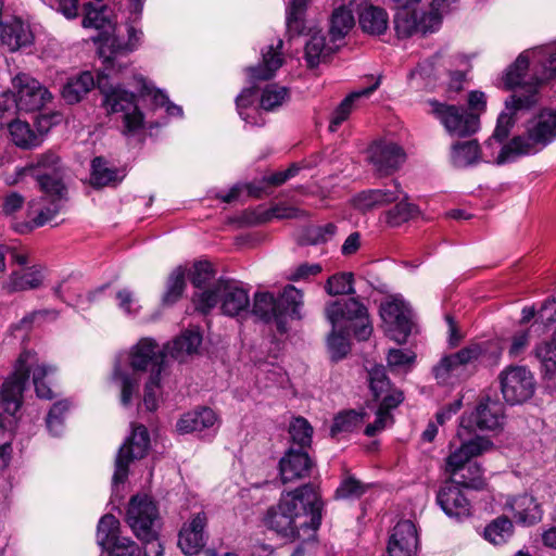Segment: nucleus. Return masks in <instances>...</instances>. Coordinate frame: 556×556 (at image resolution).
I'll return each mask as SVG.
<instances>
[{"label":"nucleus","instance_id":"nucleus-37","mask_svg":"<svg viewBox=\"0 0 556 556\" xmlns=\"http://www.w3.org/2000/svg\"><path fill=\"white\" fill-rule=\"evenodd\" d=\"M355 25L352 9L348 5L336 8L329 18V35L332 42H338L351 31Z\"/></svg>","mask_w":556,"mask_h":556},{"label":"nucleus","instance_id":"nucleus-20","mask_svg":"<svg viewBox=\"0 0 556 556\" xmlns=\"http://www.w3.org/2000/svg\"><path fill=\"white\" fill-rule=\"evenodd\" d=\"M380 316L390 338L402 344L410 333V311L403 299L392 296L380 305Z\"/></svg>","mask_w":556,"mask_h":556},{"label":"nucleus","instance_id":"nucleus-29","mask_svg":"<svg viewBox=\"0 0 556 556\" xmlns=\"http://www.w3.org/2000/svg\"><path fill=\"white\" fill-rule=\"evenodd\" d=\"M283 41L278 39L276 45H269L262 50V61L255 67H250L249 74L252 79L267 80L274 77L275 73L282 66L283 58L280 52Z\"/></svg>","mask_w":556,"mask_h":556},{"label":"nucleus","instance_id":"nucleus-13","mask_svg":"<svg viewBox=\"0 0 556 556\" xmlns=\"http://www.w3.org/2000/svg\"><path fill=\"white\" fill-rule=\"evenodd\" d=\"M289 90L277 84L267 85L261 92L260 106H255L256 91L254 88L243 89L237 97V110L241 118L250 125L262 126L265 121L260 109L271 112L282 106L289 100Z\"/></svg>","mask_w":556,"mask_h":556},{"label":"nucleus","instance_id":"nucleus-39","mask_svg":"<svg viewBox=\"0 0 556 556\" xmlns=\"http://www.w3.org/2000/svg\"><path fill=\"white\" fill-rule=\"evenodd\" d=\"M359 25L369 35H381L389 26V15L382 8L368 5L359 13Z\"/></svg>","mask_w":556,"mask_h":556},{"label":"nucleus","instance_id":"nucleus-63","mask_svg":"<svg viewBox=\"0 0 556 556\" xmlns=\"http://www.w3.org/2000/svg\"><path fill=\"white\" fill-rule=\"evenodd\" d=\"M337 231V226L332 223L326 224L324 226H316L309 229L308 238L312 243L317 244L321 242H326L331 239Z\"/></svg>","mask_w":556,"mask_h":556},{"label":"nucleus","instance_id":"nucleus-64","mask_svg":"<svg viewBox=\"0 0 556 556\" xmlns=\"http://www.w3.org/2000/svg\"><path fill=\"white\" fill-rule=\"evenodd\" d=\"M110 556H139V548L130 539H123L118 543L108 547Z\"/></svg>","mask_w":556,"mask_h":556},{"label":"nucleus","instance_id":"nucleus-14","mask_svg":"<svg viewBox=\"0 0 556 556\" xmlns=\"http://www.w3.org/2000/svg\"><path fill=\"white\" fill-rule=\"evenodd\" d=\"M482 352L480 344H470L457 352L443 355L432 367L437 383L453 387L469 378Z\"/></svg>","mask_w":556,"mask_h":556},{"label":"nucleus","instance_id":"nucleus-55","mask_svg":"<svg viewBox=\"0 0 556 556\" xmlns=\"http://www.w3.org/2000/svg\"><path fill=\"white\" fill-rule=\"evenodd\" d=\"M68 409V403L65 401L55 403L47 417V427L51 434L58 437L64 430V414Z\"/></svg>","mask_w":556,"mask_h":556},{"label":"nucleus","instance_id":"nucleus-57","mask_svg":"<svg viewBox=\"0 0 556 556\" xmlns=\"http://www.w3.org/2000/svg\"><path fill=\"white\" fill-rule=\"evenodd\" d=\"M368 370L369 387L376 399L389 389V379L382 365H374Z\"/></svg>","mask_w":556,"mask_h":556},{"label":"nucleus","instance_id":"nucleus-54","mask_svg":"<svg viewBox=\"0 0 556 556\" xmlns=\"http://www.w3.org/2000/svg\"><path fill=\"white\" fill-rule=\"evenodd\" d=\"M289 433L292 442L298 444L300 450L311 444L313 429L306 419L294 418L289 426Z\"/></svg>","mask_w":556,"mask_h":556},{"label":"nucleus","instance_id":"nucleus-36","mask_svg":"<svg viewBox=\"0 0 556 556\" xmlns=\"http://www.w3.org/2000/svg\"><path fill=\"white\" fill-rule=\"evenodd\" d=\"M482 155L476 140L458 141L451 148V162L457 168L478 164L482 160Z\"/></svg>","mask_w":556,"mask_h":556},{"label":"nucleus","instance_id":"nucleus-38","mask_svg":"<svg viewBox=\"0 0 556 556\" xmlns=\"http://www.w3.org/2000/svg\"><path fill=\"white\" fill-rule=\"evenodd\" d=\"M380 85L377 79L371 86L350 93L334 110L330 121L329 130L336 131L338 127L349 117L353 110L356 100L361 98H368Z\"/></svg>","mask_w":556,"mask_h":556},{"label":"nucleus","instance_id":"nucleus-48","mask_svg":"<svg viewBox=\"0 0 556 556\" xmlns=\"http://www.w3.org/2000/svg\"><path fill=\"white\" fill-rule=\"evenodd\" d=\"M513 523L506 517L492 521L484 530L485 539L494 545L505 543L513 535Z\"/></svg>","mask_w":556,"mask_h":556},{"label":"nucleus","instance_id":"nucleus-10","mask_svg":"<svg viewBox=\"0 0 556 556\" xmlns=\"http://www.w3.org/2000/svg\"><path fill=\"white\" fill-rule=\"evenodd\" d=\"M303 303L302 291L289 285L279 298L268 291L255 292L250 313L266 323L274 321L280 332H286L288 317L301 318Z\"/></svg>","mask_w":556,"mask_h":556},{"label":"nucleus","instance_id":"nucleus-45","mask_svg":"<svg viewBox=\"0 0 556 556\" xmlns=\"http://www.w3.org/2000/svg\"><path fill=\"white\" fill-rule=\"evenodd\" d=\"M534 355L541 363L545 376L553 377L556 372V332L551 341L535 348Z\"/></svg>","mask_w":556,"mask_h":556},{"label":"nucleus","instance_id":"nucleus-42","mask_svg":"<svg viewBox=\"0 0 556 556\" xmlns=\"http://www.w3.org/2000/svg\"><path fill=\"white\" fill-rule=\"evenodd\" d=\"M119 172L111 167L103 157H96L91 163L90 181L92 186L105 187L115 185L122 180Z\"/></svg>","mask_w":556,"mask_h":556},{"label":"nucleus","instance_id":"nucleus-53","mask_svg":"<svg viewBox=\"0 0 556 556\" xmlns=\"http://www.w3.org/2000/svg\"><path fill=\"white\" fill-rule=\"evenodd\" d=\"M533 63L540 65L545 80L556 77V49L538 48L532 50Z\"/></svg>","mask_w":556,"mask_h":556},{"label":"nucleus","instance_id":"nucleus-23","mask_svg":"<svg viewBox=\"0 0 556 556\" xmlns=\"http://www.w3.org/2000/svg\"><path fill=\"white\" fill-rule=\"evenodd\" d=\"M454 480L446 481L440 489L437 501L443 511L451 518L463 519L470 515V503Z\"/></svg>","mask_w":556,"mask_h":556},{"label":"nucleus","instance_id":"nucleus-60","mask_svg":"<svg viewBox=\"0 0 556 556\" xmlns=\"http://www.w3.org/2000/svg\"><path fill=\"white\" fill-rule=\"evenodd\" d=\"M321 266L318 263H303L293 268L288 279L291 281L308 280L311 277H315L321 273Z\"/></svg>","mask_w":556,"mask_h":556},{"label":"nucleus","instance_id":"nucleus-8","mask_svg":"<svg viewBox=\"0 0 556 556\" xmlns=\"http://www.w3.org/2000/svg\"><path fill=\"white\" fill-rule=\"evenodd\" d=\"M396 10L394 28L399 37L435 31L455 0H391Z\"/></svg>","mask_w":556,"mask_h":556},{"label":"nucleus","instance_id":"nucleus-51","mask_svg":"<svg viewBox=\"0 0 556 556\" xmlns=\"http://www.w3.org/2000/svg\"><path fill=\"white\" fill-rule=\"evenodd\" d=\"M325 290L329 295L355 293L354 275L352 273H338L330 276L326 281Z\"/></svg>","mask_w":556,"mask_h":556},{"label":"nucleus","instance_id":"nucleus-22","mask_svg":"<svg viewBox=\"0 0 556 556\" xmlns=\"http://www.w3.org/2000/svg\"><path fill=\"white\" fill-rule=\"evenodd\" d=\"M368 159L377 174L387 176L401 167L406 155L399 144L390 141H379L370 146Z\"/></svg>","mask_w":556,"mask_h":556},{"label":"nucleus","instance_id":"nucleus-46","mask_svg":"<svg viewBox=\"0 0 556 556\" xmlns=\"http://www.w3.org/2000/svg\"><path fill=\"white\" fill-rule=\"evenodd\" d=\"M309 0H290L287 5V28L290 33L301 34L304 29V14Z\"/></svg>","mask_w":556,"mask_h":556},{"label":"nucleus","instance_id":"nucleus-59","mask_svg":"<svg viewBox=\"0 0 556 556\" xmlns=\"http://www.w3.org/2000/svg\"><path fill=\"white\" fill-rule=\"evenodd\" d=\"M388 365L392 369H404L409 367L415 361V354L412 352L392 349L388 353Z\"/></svg>","mask_w":556,"mask_h":556},{"label":"nucleus","instance_id":"nucleus-9","mask_svg":"<svg viewBox=\"0 0 556 556\" xmlns=\"http://www.w3.org/2000/svg\"><path fill=\"white\" fill-rule=\"evenodd\" d=\"M195 308L207 313L219 305L224 315L242 317L250 313L249 290L238 280L218 279L200 293L193 294Z\"/></svg>","mask_w":556,"mask_h":556},{"label":"nucleus","instance_id":"nucleus-52","mask_svg":"<svg viewBox=\"0 0 556 556\" xmlns=\"http://www.w3.org/2000/svg\"><path fill=\"white\" fill-rule=\"evenodd\" d=\"M214 270L211 263L206 261H198L193 264L190 271L191 283L199 289L195 293H200L213 285Z\"/></svg>","mask_w":556,"mask_h":556},{"label":"nucleus","instance_id":"nucleus-50","mask_svg":"<svg viewBox=\"0 0 556 556\" xmlns=\"http://www.w3.org/2000/svg\"><path fill=\"white\" fill-rule=\"evenodd\" d=\"M186 288V270L182 267L175 268L167 280L166 292L163 295L165 304H173L177 302Z\"/></svg>","mask_w":556,"mask_h":556},{"label":"nucleus","instance_id":"nucleus-11","mask_svg":"<svg viewBox=\"0 0 556 556\" xmlns=\"http://www.w3.org/2000/svg\"><path fill=\"white\" fill-rule=\"evenodd\" d=\"M492 448L493 443L484 437H476L467 442L462 441L460 446L446 458V471L452 480L465 488L482 489L484 486L482 469L477 463H470V459Z\"/></svg>","mask_w":556,"mask_h":556},{"label":"nucleus","instance_id":"nucleus-40","mask_svg":"<svg viewBox=\"0 0 556 556\" xmlns=\"http://www.w3.org/2000/svg\"><path fill=\"white\" fill-rule=\"evenodd\" d=\"M12 142L24 150H30L42 143V136L35 132L27 122L14 119L9 124Z\"/></svg>","mask_w":556,"mask_h":556},{"label":"nucleus","instance_id":"nucleus-31","mask_svg":"<svg viewBox=\"0 0 556 556\" xmlns=\"http://www.w3.org/2000/svg\"><path fill=\"white\" fill-rule=\"evenodd\" d=\"M43 273L39 266H28L20 270H13L4 282L8 292H18L37 289L41 286Z\"/></svg>","mask_w":556,"mask_h":556},{"label":"nucleus","instance_id":"nucleus-49","mask_svg":"<svg viewBox=\"0 0 556 556\" xmlns=\"http://www.w3.org/2000/svg\"><path fill=\"white\" fill-rule=\"evenodd\" d=\"M364 414L355 410H349L339 414L331 427V435L337 437L341 433H350L355 431L364 422Z\"/></svg>","mask_w":556,"mask_h":556},{"label":"nucleus","instance_id":"nucleus-32","mask_svg":"<svg viewBox=\"0 0 556 556\" xmlns=\"http://www.w3.org/2000/svg\"><path fill=\"white\" fill-rule=\"evenodd\" d=\"M84 10L83 26L101 30V43H103L105 37L112 36L110 30L115 29V20L112 11L104 5L99 9L94 8L90 2L84 5Z\"/></svg>","mask_w":556,"mask_h":556},{"label":"nucleus","instance_id":"nucleus-61","mask_svg":"<svg viewBox=\"0 0 556 556\" xmlns=\"http://www.w3.org/2000/svg\"><path fill=\"white\" fill-rule=\"evenodd\" d=\"M530 329L521 330L516 332L511 338V343L508 349V354L510 357H518L521 355L530 343Z\"/></svg>","mask_w":556,"mask_h":556},{"label":"nucleus","instance_id":"nucleus-26","mask_svg":"<svg viewBox=\"0 0 556 556\" xmlns=\"http://www.w3.org/2000/svg\"><path fill=\"white\" fill-rule=\"evenodd\" d=\"M311 469V458L300 448L290 447L279 463L280 477L285 484L308 477Z\"/></svg>","mask_w":556,"mask_h":556},{"label":"nucleus","instance_id":"nucleus-21","mask_svg":"<svg viewBox=\"0 0 556 556\" xmlns=\"http://www.w3.org/2000/svg\"><path fill=\"white\" fill-rule=\"evenodd\" d=\"M12 86L16 91L15 99L20 112L40 110L51 100L49 90L26 74L16 75Z\"/></svg>","mask_w":556,"mask_h":556},{"label":"nucleus","instance_id":"nucleus-41","mask_svg":"<svg viewBox=\"0 0 556 556\" xmlns=\"http://www.w3.org/2000/svg\"><path fill=\"white\" fill-rule=\"evenodd\" d=\"M201 342L202 337L198 331L187 330L172 343H168L165 346V351L172 357L182 359L186 355L197 352Z\"/></svg>","mask_w":556,"mask_h":556},{"label":"nucleus","instance_id":"nucleus-16","mask_svg":"<svg viewBox=\"0 0 556 556\" xmlns=\"http://www.w3.org/2000/svg\"><path fill=\"white\" fill-rule=\"evenodd\" d=\"M430 112L452 136L466 137L479 129V116L464 108L447 105L435 100L428 101Z\"/></svg>","mask_w":556,"mask_h":556},{"label":"nucleus","instance_id":"nucleus-24","mask_svg":"<svg viewBox=\"0 0 556 556\" xmlns=\"http://www.w3.org/2000/svg\"><path fill=\"white\" fill-rule=\"evenodd\" d=\"M207 517L204 513L195 514L190 521L186 522L178 539V546L186 555L199 553L206 542L205 527Z\"/></svg>","mask_w":556,"mask_h":556},{"label":"nucleus","instance_id":"nucleus-56","mask_svg":"<svg viewBox=\"0 0 556 556\" xmlns=\"http://www.w3.org/2000/svg\"><path fill=\"white\" fill-rule=\"evenodd\" d=\"M366 491L365 484L352 476L342 479L336 491V497L341 500H354L361 497Z\"/></svg>","mask_w":556,"mask_h":556},{"label":"nucleus","instance_id":"nucleus-25","mask_svg":"<svg viewBox=\"0 0 556 556\" xmlns=\"http://www.w3.org/2000/svg\"><path fill=\"white\" fill-rule=\"evenodd\" d=\"M417 545L418 539L415 525L409 520H403L393 528L387 552L389 556H413Z\"/></svg>","mask_w":556,"mask_h":556},{"label":"nucleus","instance_id":"nucleus-6","mask_svg":"<svg viewBox=\"0 0 556 556\" xmlns=\"http://www.w3.org/2000/svg\"><path fill=\"white\" fill-rule=\"evenodd\" d=\"M52 371V367L39 363L36 353L30 351L21 353L12 375L7 378L0 390V408L3 410L0 413V432L12 429L30 374L37 395L41 399H52L51 389L43 382V378Z\"/></svg>","mask_w":556,"mask_h":556},{"label":"nucleus","instance_id":"nucleus-35","mask_svg":"<svg viewBox=\"0 0 556 556\" xmlns=\"http://www.w3.org/2000/svg\"><path fill=\"white\" fill-rule=\"evenodd\" d=\"M216 421L217 417L214 410L203 407L182 415L177 421L176 427L180 433H190L211 428L216 424Z\"/></svg>","mask_w":556,"mask_h":556},{"label":"nucleus","instance_id":"nucleus-2","mask_svg":"<svg viewBox=\"0 0 556 556\" xmlns=\"http://www.w3.org/2000/svg\"><path fill=\"white\" fill-rule=\"evenodd\" d=\"M143 371H149L144 384L143 403L147 409L154 410L161 395L162 381L167 375V365L164 351L160 350L159 344L151 338L140 339L128 352L121 353L116 357L113 380L122 389L123 405L130 403Z\"/></svg>","mask_w":556,"mask_h":556},{"label":"nucleus","instance_id":"nucleus-28","mask_svg":"<svg viewBox=\"0 0 556 556\" xmlns=\"http://www.w3.org/2000/svg\"><path fill=\"white\" fill-rule=\"evenodd\" d=\"M401 195V185L397 180H393L388 188L366 190L358 193L353 199V205L355 208L366 212L393 203L399 200Z\"/></svg>","mask_w":556,"mask_h":556},{"label":"nucleus","instance_id":"nucleus-33","mask_svg":"<svg viewBox=\"0 0 556 556\" xmlns=\"http://www.w3.org/2000/svg\"><path fill=\"white\" fill-rule=\"evenodd\" d=\"M102 71L103 68L99 72L98 77ZM98 80L99 78L97 79V87L99 88ZM94 86L96 80L92 74L83 72L67 80L62 89V97L67 103L74 104L79 102Z\"/></svg>","mask_w":556,"mask_h":556},{"label":"nucleus","instance_id":"nucleus-19","mask_svg":"<svg viewBox=\"0 0 556 556\" xmlns=\"http://www.w3.org/2000/svg\"><path fill=\"white\" fill-rule=\"evenodd\" d=\"M498 379L505 401L513 405L527 401L534 393V377L525 366H509L500 374Z\"/></svg>","mask_w":556,"mask_h":556},{"label":"nucleus","instance_id":"nucleus-4","mask_svg":"<svg viewBox=\"0 0 556 556\" xmlns=\"http://www.w3.org/2000/svg\"><path fill=\"white\" fill-rule=\"evenodd\" d=\"M21 173L34 178L43 193L28 202L27 216L30 223L14 226L17 232H25L43 226L60 213L66 191L65 166L54 151L48 150L35 155Z\"/></svg>","mask_w":556,"mask_h":556},{"label":"nucleus","instance_id":"nucleus-58","mask_svg":"<svg viewBox=\"0 0 556 556\" xmlns=\"http://www.w3.org/2000/svg\"><path fill=\"white\" fill-rule=\"evenodd\" d=\"M117 306L129 316L137 315L141 308L138 299L129 289H121L116 293Z\"/></svg>","mask_w":556,"mask_h":556},{"label":"nucleus","instance_id":"nucleus-43","mask_svg":"<svg viewBox=\"0 0 556 556\" xmlns=\"http://www.w3.org/2000/svg\"><path fill=\"white\" fill-rule=\"evenodd\" d=\"M125 539L119 535V521L118 519L111 515H104L98 525L97 531V541L103 547L108 548L121 540Z\"/></svg>","mask_w":556,"mask_h":556},{"label":"nucleus","instance_id":"nucleus-18","mask_svg":"<svg viewBox=\"0 0 556 556\" xmlns=\"http://www.w3.org/2000/svg\"><path fill=\"white\" fill-rule=\"evenodd\" d=\"M150 444L149 433L142 425L134 426L130 437L119 447L113 475V484L116 488L124 483L128 476V466L135 459L146 456Z\"/></svg>","mask_w":556,"mask_h":556},{"label":"nucleus","instance_id":"nucleus-5","mask_svg":"<svg viewBox=\"0 0 556 556\" xmlns=\"http://www.w3.org/2000/svg\"><path fill=\"white\" fill-rule=\"evenodd\" d=\"M323 502L312 485L305 484L283 493L276 506L268 509L265 523L282 538H309L320 526Z\"/></svg>","mask_w":556,"mask_h":556},{"label":"nucleus","instance_id":"nucleus-30","mask_svg":"<svg viewBox=\"0 0 556 556\" xmlns=\"http://www.w3.org/2000/svg\"><path fill=\"white\" fill-rule=\"evenodd\" d=\"M0 40L9 50L15 51L31 45L34 36L27 23L14 17L11 23H0Z\"/></svg>","mask_w":556,"mask_h":556},{"label":"nucleus","instance_id":"nucleus-44","mask_svg":"<svg viewBox=\"0 0 556 556\" xmlns=\"http://www.w3.org/2000/svg\"><path fill=\"white\" fill-rule=\"evenodd\" d=\"M395 202V206L386 213L387 223L390 226H399L418 214L417 206L407 201L403 190L401 198Z\"/></svg>","mask_w":556,"mask_h":556},{"label":"nucleus","instance_id":"nucleus-1","mask_svg":"<svg viewBox=\"0 0 556 556\" xmlns=\"http://www.w3.org/2000/svg\"><path fill=\"white\" fill-rule=\"evenodd\" d=\"M127 39L112 34L104 38L100 45L99 54L103 62V71L98 80L99 90L103 94V104L109 113H122L124 134H136L143 126V114L138 109L134 93L113 86L109 77L118 73L127 65L122 60L126 54L135 51L142 42L143 31L134 25H127Z\"/></svg>","mask_w":556,"mask_h":556},{"label":"nucleus","instance_id":"nucleus-34","mask_svg":"<svg viewBox=\"0 0 556 556\" xmlns=\"http://www.w3.org/2000/svg\"><path fill=\"white\" fill-rule=\"evenodd\" d=\"M337 42L326 41V36L320 31H315L311 35L305 45V60L309 67H315L324 62L336 49Z\"/></svg>","mask_w":556,"mask_h":556},{"label":"nucleus","instance_id":"nucleus-17","mask_svg":"<svg viewBox=\"0 0 556 556\" xmlns=\"http://www.w3.org/2000/svg\"><path fill=\"white\" fill-rule=\"evenodd\" d=\"M126 521L137 538L157 534L159 509L148 495H134L128 504Z\"/></svg>","mask_w":556,"mask_h":556},{"label":"nucleus","instance_id":"nucleus-3","mask_svg":"<svg viewBox=\"0 0 556 556\" xmlns=\"http://www.w3.org/2000/svg\"><path fill=\"white\" fill-rule=\"evenodd\" d=\"M502 79L505 88L514 89V92L505 100V108L497 117L493 136L485 141V149L502 143L519 116L539 104V88L545 81L540 65L533 63L532 50L520 53Z\"/></svg>","mask_w":556,"mask_h":556},{"label":"nucleus","instance_id":"nucleus-47","mask_svg":"<svg viewBox=\"0 0 556 556\" xmlns=\"http://www.w3.org/2000/svg\"><path fill=\"white\" fill-rule=\"evenodd\" d=\"M350 331L334 330L332 328L327 339V348L331 359L340 361L344 358L351 350Z\"/></svg>","mask_w":556,"mask_h":556},{"label":"nucleus","instance_id":"nucleus-7","mask_svg":"<svg viewBox=\"0 0 556 556\" xmlns=\"http://www.w3.org/2000/svg\"><path fill=\"white\" fill-rule=\"evenodd\" d=\"M556 140V110L543 109L526 124V131L515 136L500 148L496 156L491 153L488 162L505 164L520 156L533 155Z\"/></svg>","mask_w":556,"mask_h":556},{"label":"nucleus","instance_id":"nucleus-15","mask_svg":"<svg viewBox=\"0 0 556 556\" xmlns=\"http://www.w3.org/2000/svg\"><path fill=\"white\" fill-rule=\"evenodd\" d=\"M504 406L490 397L482 399L476 409L460 420L457 437L467 442L468 437L476 430H496L504 422Z\"/></svg>","mask_w":556,"mask_h":556},{"label":"nucleus","instance_id":"nucleus-27","mask_svg":"<svg viewBox=\"0 0 556 556\" xmlns=\"http://www.w3.org/2000/svg\"><path fill=\"white\" fill-rule=\"evenodd\" d=\"M505 509L511 511L515 520L523 526L538 523L543 516L540 503L533 494L528 493L507 497Z\"/></svg>","mask_w":556,"mask_h":556},{"label":"nucleus","instance_id":"nucleus-12","mask_svg":"<svg viewBox=\"0 0 556 556\" xmlns=\"http://www.w3.org/2000/svg\"><path fill=\"white\" fill-rule=\"evenodd\" d=\"M325 316L336 331L345 330L353 332L358 340H367L372 333L368 309L355 298L327 303Z\"/></svg>","mask_w":556,"mask_h":556},{"label":"nucleus","instance_id":"nucleus-62","mask_svg":"<svg viewBox=\"0 0 556 556\" xmlns=\"http://www.w3.org/2000/svg\"><path fill=\"white\" fill-rule=\"evenodd\" d=\"M556 321V301L555 299H547L540 311L538 312L535 324L543 325L544 328H547L553 323Z\"/></svg>","mask_w":556,"mask_h":556}]
</instances>
